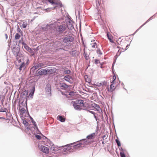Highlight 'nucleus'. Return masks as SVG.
<instances>
[{"label": "nucleus", "instance_id": "49", "mask_svg": "<svg viewBox=\"0 0 157 157\" xmlns=\"http://www.w3.org/2000/svg\"><path fill=\"white\" fill-rule=\"evenodd\" d=\"M25 122H26V123H27V122H26V121H24V122L25 123Z\"/></svg>", "mask_w": 157, "mask_h": 157}, {"label": "nucleus", "instance_id": "16", "mask_svg": "<svg viewBox=\"0 0 157 157\" xmlns=\"http://www.w3.org/2000/svg\"><path fill=\"white\" fill-rule=\"evenodd\" d=\"M47 73L48 72L49 74L54 73L56 71V69L55 68L52 69L50 70H48Z\"/></svg>", "mask_w": 157, "mask_h": 157}, {"label": "nucleus", "instance_id": "34", "mask_svg": "<svg viewBox=\"0 0 157 157\" xmlns=\"http://www.w3.org/2000/svg\"><path fill=\"white\" fill-rule=\"evenodd\" d=\"M81 145L80 144H78L75 145L74 146V148H77L78 147H81Z\"/></svg>", "mask_w": 157, "mask_h": 157}, {"label": "nucleus", "instance_id": "33", "mask_svg": "<svg viewBox=\"0 0 157 157\" xmlns=\"http://www.w3.org/2000/svg\"><path fill=\"white\" fill-rule=\"evenodd\" d=\"M116 77L115 75H114L113 77V81L111 82L115 83L116 82Z\"/></svg>", "mask_w": 157, "mask_h": 157}, {"label": "nucleus", "instance_id": "11", "mask_svg": "<svg viewBox=\"0 0 157 157\" xmlns=\"http://www.w3.org/2000/svg\"><path fill=\"white\" fill-rule=\"evenodd\" d=\"M91 47L94 48H97V44L94 40H93L91 41L90 43Z\"/></svg>", "mask_w": 157, "mask_h": 157}, {"label": "nucleus", "instance_id": "17", "mask_svg": "<svg viewBox=\"0 0 157 157\" xmlns=\"http://www.w3.org/2000/svg\"><path fill=\"white\" fill-rule=\"evenodd\" d=\"M107 36H108V38L109 40L110 41L111 43H113V37L112 36H111L110 34H109V33H108L107 34Z\"/></svg>", "mask_w": 157, "mask_h": 157}, {"label": "nucleus", "instance_id": "45", "mask_svg": "<svg viewBox=\"0 0 157 157\" xmlns=\"http://www.w3.org/2000/svg\"><path fill=\"white\" fill-rule=\"evenodd\" d=\"M46 0H40V1L42 2H44ZM40 1V0H36V1Z\"/></svg>", "mask_w": 157, "mask_h": 157}, {"label": "nucleus", "instance_id": "43", "mask_svg": "<svg viewBox=\"0 0 157 157\" xmlns=\"http://www.w3.org/2000/svg\"><path fill=\"white\" fill-rule=\"evenodd\" d=\"M32 123H33V124L35 126H36V123L34 121H32Z\"/></svg>", "mask_w": 157, "mask_h": 157}, {"label": "nucleus", "instance_id": "9", "mask_svg": "<svg viewBox=\"0 0 157 157\" xmlns=\"http://www.w3.org/2000/svg\"><path fill=\"white\" fill-rule=\"evenodd\" d=\"M39 75H45L47 74V71L45 69H42L40 70L38 72Z\"/></svg>", "mask_w": 157, "mask_h": 157}, {"label": "nucleus", "instance_id": "36", "mask_svg": "<svg viewBox=\"0 0 157 157\" xmlns=\"http://www.w3.org/2000/svg\"><path fill=\"white\" fill-rule=\"evenodd\" d=\"M25 48L29 52L30 51H31V49L29 48L27 45H25Z\"/></svg>", "mask_w": 157, "mask_h": 157}, {"label": "nucleus", "instance_id": "27", "mask_svg": "<svg viewBox=\"0 0 157 157\" xmlns=\"http://www.w3.org/2000/svg\"><path fill=\"white\" fill-rule=\"evenodd\" d=\"M75 94V92L74 91H71L69 93V95L73 96H74Z\"/></svg>", "mask_w": 157, "mask_h": 157}, {"label": "nucleus", "instance_id": "22", "mask_svg": "<svg viewBox=\"0 0 157 157\" xmlns=\"http://www.w3.org/2000/svg\"><path fill=\"white\" fill-rule=\"evenodd\" d=\"M59 120L62 122H63L65 121V119L62 117L61 116H58Z\"/></svg>", "mask_w": 157, "mask_h": 157}, {"label": "nucleus", "instance_id": "14", "mask_svg": "<svg viewBox=\"0 0 157 157\" xmlns=\"http://www.w3.org/2000/svg\"><path fill=\"white\" fill-rule=\"evenodd\" d=\"M46 91L48 92V94H49L51 91V86L50 84H48L45 88Z\"/></svg>", "mask_w": 157, "mask_h": 157}, {"label": "nucleus", "instance_id": "35", "mask_svg": "<svg viewBox=\"0 0 157 157\" xmlns=\"http://www.w3.org/2000/svg\"><path fill=\"white\" fill-rule=\"evenodd\" d=\"M120 155L121 157H126L122 151L120 152Z\"/></svg>", "mask_w": 157, "mask_h": 157}, {"label": "nucleus", "instance_id": "26", "mask_svg": "<svg viewBox=\"0 0 157 157\" xmlns=\"http://www.w3.org/2000/svg\"><path fill=\"white\" fill-rule=\"evenodd\" d=\"M105 83V82H100V83L98 82L97 85V86H101L104 85Z\"/></svg>", "mask_w": 157, "mask_h": 157}, {"label": "nucleus", "instance_id": "20", "mask_svg": "<svg viewBox=\"0 0 157 157\" xmlns=\"http://www.w3.org/2000/svg\"><path fill=\"white\" fill-rule=\"evenodd\" d=\"M85 78L86 81L88 83H90L91 82V80L90 77H88L87 75H86L85 76Z\"/></svg>", "mask_w": 157, "mask_h": 157}, {"label": "nucleus", "instance_id": "47", "mask_svg": "<svg viewBox=\"0 0 157 157\" xmlns=\"http://www.w3.org/2000/svg\"><path fill=\"white\" fill-rule=\"evenodd\" d=\"M102 138L103 139H104L106 137V136L105 135H104L103 136H102Z\"/></svg>", "mask_w": 157, "mask_h": 157}, {"label": "nucleus", "instance_id": "39", "mask_svg": "<svg viewBox=\"0 0 157 157\" xmlns=\"http://www.w3.org/2000/svg\"><path fill=\"white\" fill-rule=\"evenodd\" d=\"M20 111L22 113H25V110L24 108H21L20 109Z\"/></svg>", "mask_w": 157, "mask_h": 157}, {"label": "nucleus", "instance_id": "38", "mask_svg": "<svg viewBox=\"0 0 157 157\" xmlns=\"http://www.w3.org/2000/svg\"><path fill=\"white\" fill-rule=\"evenodd\" d=\"M35 137L36 138H37L38 140H40L41 139V136L37 134L36 135H35Z\"/></svg>", "mask_w": 157, "mask_h": 157}, {"label": "nucleus", "instance_id": "21", "mask_svg": "<svg viewBox=\"0 0 157 157\" xmlns=\"http://www.w3.org/2000/svg\"><path fill=\"white\" fill-rule=\"evenodd\" d=\"M25 63L24 62L22 63L21 65L20 66L19 69L20 71H21L22 70V68L25 69Z\"/></svg>", "mask_w": 157, "mask_h": 157}, {"label": "nucleus", "instance_id": "18", "mask_svg": "<svg viewBox=\"0 0 157 157\" xmlns=\"http://www.w3.org/2000/svg\"><path fill=\"white\" fill-rule=\"evenodd\" d=\"M19 49L18 48H13V54H14V55H16V54H17V53L19 52Z\"/></svg>", "mask_w": 157, "mask_h": 157}, {"label": "nucleus", "instance_id": "29", "mask_svg": "<svg viewBox=\"0 0 157 157\" xmlns=\"http://www.w3.org/2000/svg\"><path fill=\"white\" fill-rule=\"evenodd\" d=\"M27 22H23V24L22 25V27L25 28L27 26Z\"/></svg>", "mask_w": 157, "mask_h": 157}, {"label": "nucleus", "instance_id": "24", "mask_svg": "<svg viewBox=\"0 0 157 157\" xmlns=\"http://www.w3.org/2000/svg\"><path fill=\"white\" fill-rule=\"evenodd\" d=\"M20 36L18 33H16L15 36V40H18L20 39Z\"/></svg>", "mask_w": 157, "mask_h": 157}, {"label": "nucleus", "instance_id": "51", "mask_svg": "<svg viewBox=\"0 0 157 157\" xmlns=\"http://www.w3.org/2000/svg\"><path fill=\"white\" fill-rule=\"evenodd\" d=\"M102 66V65L101 64V67H101Z\"/></svg>", "mask_w": 157, "mask_h": 157}, {"label": "nucleus", "instance_id": "3", "mask_svg": "<svg viewBox=\"0 0 157 157\" xmlns=\"http://www.w3.org/2000/svg\"><path fill=\"white\" fill-rule=\"evenodd\" d=\"M74 39L72 36L68 35L63 38V41L64 43L71 42L73 41Z\"/></svg>", "mask_w": 157, "mask_h": 157}, {"label": "nucleus", "instance_id": "13", "mask_svg": "<svg viewBox=\"0 0 157 157\" xmlns=\"http://www.w3.org/2000/svg\"><path fill=\"white\" fill-rule=\"evenodd\" d=\"M60 86L61 89H64L65 90H66L68 86L64 83H60Z\"/></svg>", "mask_w": 157, "mask_h": 157}, {"label": "nucleus", "instance_id": "32", "mask_svg": "<svg viewBox=\"0 0 157 157\" xmlns=\"http://www.w3.org/2000/svg\"><path fill=\"white\" fill-rule=\"evenodd\" d=\"M71 73V71L69 70H65L64 71V74H69Z\"/></svg>", "mask_w": 157, "mask_h": 157}, {"label": "nucleus", "instance_id": "4", "mask_svg": "<svg viewBox=\"0 0 157 157\" xmlns=\"http://www.w3.org/2000/svg\"><path fill=\"white\" fill-rule=\"evenodd\" d=\"M48 1L52 4H55L60 7H62L61 2L59 0H48Z\"/></svg>", "mask_w": 157, "mask_h": 157}, {"label": "nucleus", "instance_id": "40", "mask_svg": "<svg viewBox=\"0 0 157 157\" xmlns=\"http://www.w3.org/2000/svg\"><path fill=\"white\" fill-rule=\"evenodd\" d=\"M89 112L91 113L92 114H93L94 115V117L95 118H96V116L95 115V113L94 112L92 111H89Z\"/></svg>", "mask_w": 157, "mask_h": 157}, {"label": "nucleus", "instance_id": "12", "mask_svg": "<svg viewBox=\"0 0 157 157\" xmlns=\"http://www.w3.org/2000/svg\"><path fill=\"white\" fill-rule=\"evenodd\" d=\"M66 25L67 26V27L70 30H72L74 28L73 25L70 21H68Z\"/></svg>", "mask_w": 157, "mask_h": 157}, {"label": "nucleus", "instance_id": "31", "mask_svg": "<svg viewBox=\"0 0 157 157\" xmlns=\"http://www.w3.org/2000/svg\"><path fill=\"white\" fill-rule=\"evenodd\" d=\"M116 141L118 146L120 147L121 146V143L118 139H116Z\"/></svg>", "mask_w": 157, "mask_h": 157}, {"label": "nucleus", "instance_id": "30", "mask_svg": "<svg viewBox=\"0 0 157 157\" xmlns=\"http://www.w3.org/2000/svg\"><path fill=\"white\" fill-rule=\"evenodd\" d=\"M97 52L98 54L99 55V56L102 55V53L101 51L99 49H98Z\"/></svg>", "mask_w": 157, "mask_h": 157}, {"label": "nucleus", "instance_id": "23", "mask_svg": "<svg viewBox=\"0 0 157 157\" xmlns=\"http://www.w3.org/2000/svg\"><path fill=\"white\" fill-rule=\"evenodd\" d=\"M64 79L67 81L70 82V77L69 75L65 76L64 77Z\"/></svg>", "mask_w": 157, "mask_h": 157}, {"label": "nucleus", "instance_id": "10", "mask_svg": "<svg viewBox=\"0 0 157 157\" xmlns=\"http://www.w3.org/2000/svg\"><path fill=\"white\" fill-rule=\"evenodd\" d=\"M96 134L94 133H93L90 134L89 135H88L86 137V138L88 140H93L96 137Z\"/></svg>", "mask_w": 157, "mask_h": 157}, {"label": "nucleus", "instance_id": "2", "mask_svg": "<svg viewBox=\"0 0 157 157\" xmlns=\"http://www.w3.org/2000/svg\"><path fill=\"white\" fill-rule=\"evenodd\" d=\"M67 26L66 24H62L57 27L56 31L59 34H62L67 29Z\"/></svg>", "mask_w": 157, "mask_h": 157}, {"label": "nucleus", "instance_id": "1", "mask_svg": "<svg viewBox=\"0 0 157 157\" xmlns=\"http://www.w3.org/2000/svg\"><path fill=\"white\" fill-rule=\"evenodd\" d=\"M71 105H72L75 109L81 110L82 109V107L84 108V101L82 100H78L75 101H72Z\"/></svg>", "mask_w": 157, "mask_h": 157}, {"label": "nucleus", "instance_id": "41", "mask_svg": "<svg viewBox=\"0 0 157 157\" xmlns=\"http://www.w3.org/2000/svg\"><path fill=\"white\" fill-rule=\"evenodd\" d=\"M17 31L20 33H22V31H21V30L19 29V27H18V29H17Z\"/></svg>", "mask_w": 157, "mask_h": 157}, {"label": "nucleus", "instance_id": "6", "mask_svg": "<svg viewBox=\"0 0 157 157\" xmlns=\"http://www.w3.org/2000/svg\"><path fill=\"white\" fill-rule=\"evenodd\" d=\"M75 144V143H73L71 144H68L64 146H63L62 147H64L63 151L64 152H66L69 151L70 149H71V145Z\"/></svg>", "mask_w": 157, "mask_h": 157}, {"label": "nucleus", "instance_id": "15", "mask_svg": "<svg viewBox=\"0 0 157 157\" xmlns=\"http://www.w3.org/2000/svg\"><path fill=\"white\" fill-rule=\"evenodd\" d=\"M44 66V64L42 63H40L37 64L35 66H34L33 67L35 68V69H37L39 67H43Z\"/></svg>", "mask_w": 157, "mask_h": 157}, {"label": "nucleus", "instance_id": "5", "mask_svg": "<svg viewBox=\"0 0 157 157\" xmlns=\"http://www.w3.org/2000/svg\"><path fill=\"white\" fill-rule=\"evenodd\" d=\"M40 150L44 153L48 154L49 152V149L45 146L43 145L39 146Z\"/></svg>", "mask_w": 157, "mask_h": 157}, {"label": "nucleus", "instance_id": "53", "mask_svg": "<svg viewBox=\"0 0 157 157\" xmlns=\"http://www.w3.org/2000/svg\"><path fill=\"white\" fill-rule=\"evenodd\" d=\"M6 36H7V34L6 35Z\"/></svg>", "mask_w": 157, "mask_h": 157}, {"label": "nucleus", "instance_id": "28", "mask_svg": "<svg viewBox=\"0 0 157 157\" xmlns=\"http://www.w3.org/2000/svg\"><path fill=\"white\" fill-rule=\"evenodd\" d=\"M84 54L85 59L86 60H88L89 59V57L88 56L87 54L85 53V51L84 52Z\"/></svg>", "mask_w": 157, "mask_h": 157}, {"label": "nucleus", "instance_id": "42", "mask_svg": "<svg viewBox=\"0 0 157 157\" xmlns=\"http://www.w3.org/2000/svg\"><path fill=\"white\" fill-rule=\"evenodd\" d=\"M28 94V92L26 91H25L24 92L23 94L25 95H27Z\"/></svg>", "mask_w": 157, "mask_h": 157}, {"label": "nucleus", "instance_id": "50", "mask_svg": "<svg viewBox=\"0 0 157 157\" xmlns=\"http://www.w3.org/2000/svg\"><path fill=\"white\" fill-rule=\"evenodd\" d=\"M25 122H26V123H27V122H26V121H24V122L25 123Z\"/></svg>", "mask_w": 157, "mask_h": 157}, {"label": "nucleus", "instance_id": "8", "mask_svg": "<svg viewBox=\"0 0 157 157\" xmlns=\"http://www.w3.org/2000/svg\"><path fill=\"white\" fill-rule=\"evenodd\" d=\"M92 107L95 108L99 113H100V111L102 112L101 109L99 105L95 103H93L91 105Z\"/></svg>", "mask_w": 157, "mask_h": 157}, {"label": "nucleus", "instance_id": "52", "mask_svg": "<svg viewBox=\"0 0 157 157\" xmlns=\"http://www.w3.org/2000/svg\"><path fill=\"white\" fill-rule=\"evenodd\" d=\"M27 101V98H26V102Z\"/></svg>", "mask_w": 157, "mask_h": 157}, {"label": "nucleus", "instance_id": "48", "mask_svg": "<svg viewBox=\"0 0 157 157\" xmlns=\"http://www.w3.org/2000/svg\"><path fill=\"white\" fill-rule=\"evenodd\" d=\"M105 142H104V141H103L102 142V144H105Z\"/></svg>", "mask_w": 157, "mask_h": 157}, {"label": "nucleus", "instance_id": "7", "mask_svg": "<svg viewBox=\"0 0 157 157\" xmlns=\"http://www.w3.org/2000/svg\"><path fill=\"white\" fill-rule=\"evenodd\" d=\"M111 84L110 85V87L108 88V91L110 92H112L116 89V86L115 85V83L111 82Z\"/></svg>", "mask_w": 157, "mask_h": 157}, {"label": "nucleus", "instance_id": "37", "mask_svg": "<svg viewBox=\"0 0 157 157\" xmlns=\"http://www.w3.org/2000/svg\"><path fill=\"white\" fill-rule=\"evenodd\" d=\"M94 62L96 64H98V63H100V61L97 59H95L94 60Z\"/></svg>", "mask_w": 157, "mask_h": 157}, {"label": "nucleus", "instance_id": "25", "mask_svg": "<svg viewBox=\"0 0 157 157\" xmlns=\"http://www.w3.org/2000/svg\"><path fill=\"white\" fill-rule=\"evenodd\" d=\"M21 54L19 52L18 53H17V54L15 55V56L16 57V59H17L18 60V59L21 56Z\"/></svg>", "mask_w": 157, "mask_h": 157}, {"label": "nucleus", "instance_id": "44", "mask_svg": "<svg viewBox=\"0 0 157 157\" xmlns=\"http://www.w3.org/2000/svg\"><path fill=\"white\" fill-rule=\"evenodd\" d=\"M129 45H128V44H127V46H126V48L125 49H124V51L125 50H126L128 49V46H129Z\"/></svg>", "mask_w": 157, "mask_h": 157}, {"label": "nucleus", "instance_id": "19", "mask_svg": "<svg viewBox=\"0 0 157 157\" xmlns=\"http://www.w3.org/2000/svg\"><path fill=\"white\" fill-rule=\"evenodd\" d=\"M82 140L84 141H85V144L86 145H88L90 144H91L93 143L94 141L93 140H92L91 141H89V140H86V139H84L83 140Z\"/></svg>", "mask_w": 157, "mask_h": 157}, {"label": "nucleus", "instance_id": "46", "mask_svg": "<svg viewBox=\"0 0 157 157\" xmlns=\"http://www.w3.org/2000/svg\"><path fill=\"white\" fill-rule=\"evenodd\" d=\"M0 111L1 112H4L5 111L4 110V109H2Z\"/></svg>", "mask_w": 157, "mask_h": 157}]
</instances>
